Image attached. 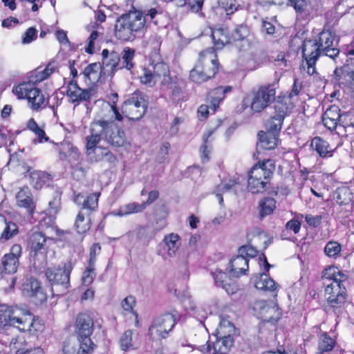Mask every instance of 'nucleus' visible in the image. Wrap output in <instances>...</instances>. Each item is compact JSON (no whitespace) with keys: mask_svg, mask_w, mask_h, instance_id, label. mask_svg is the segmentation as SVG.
Listing matches in <instances>:
<instances>
[{"mask_svg":"<svg viewBox=\"0 0 354 354\" xmlns=\"http://www.w3.org/2000/svg\"><path fill=\"white\" fill-rule=\"evenodd\" d=\"M122 119L115 104L102 102L97 116L90 123V134L86 137V156L89 162L102 160L111 164L117 162L113 153L106 148L97 147V145L104 141L112 147L119 148L129 144L124 129L115 122Z\"/></svg>","mask_w":354,"mask_h":354,"instance_id":"f257e3e1","label":"nucleus"},{"mask_svg":"<svg viewBox=\"0 0 354 354\" xmlns=\"http://www.w3.org/2000/svg\"><path fill=\"white\" fill-rule=\"evenodd\" d=\"M337 44L336 35L328 30L322 31L313 40H305L302 46V57L304 60L301 64V68L310 75L315 73V64L322 55L333 59L339 55V50L336 48Z\"/></svg>","mask_w":354,"mask_h":354,"instance_id":"f03ea898","label":"nucleus"},{"mask_svg":"<svg viewBox=\"0 0 354 354\" xmlns=\"http://www.w3.org/2000/svg\"><path fill=\"white\" fill-rule=\"evenodd\" d=\"M0 326L3 328L13 327L21 332L30 333L40 330L42 328L28 310L7 304L0 305Z\"/></svg>","mask_w":354,"mask_h":354,"instance_id":"7ed1b4c3","label":"nucleus"},{"mask_svg":"<svg viewBox=\"0 0 354 354\" xmlns=\"http://www.w3.org/2000/svg\"><path fill=\"white\" fill-rule=\"evenodd\" d=\"M145 23V17L141 12H129L116 20L115 36L122 41H132L143 34Z\"/></svg>","mask_w":354,"mask_h":354,"instance_id":"20e7f679","label":"nucleus"},{"mask_svg":"<svg viewBox=\"0 0 354 354\" xmlns=\"http://www.w3.org/2000/svg\"><path fill=\"white\" fill-rule=\"evenodd\" d=\"M218 70L217 56L212 48H209L199 55L194 68L189 73L190 80L201 84L213 77Z\"/></svg>","mask_w":354,"mask_h":354,"instance_id":"39448f33","label":"nucleus"},{"mask_svg":"<svg viewBox=\"0 0 354 354\" xmlns=\"http://www.w3.org/2000/svg\"><path fill=\"white\" fill-rule=\"evenodd\" d=\"M100 192L85 196L81 193L74 192L73 201L77 205H82V209L76 216L74 226L79 234L86 233L90 229L91 218L88 211H94L98 205Z\"/></svg>","mask_w":354,"mask_h":354,"instance_id":"423d86ee","label":"nucleus"},{"mask_svg":"<svg viewBox=\"0 0 354 354\" xmlns=\"http://www.w3.org/2000/svg\"><path fill=\"white\" fill-rule=\"evenodd\" d=\"M272 165L270 161L255 165L250 171L248 189L252 194L262 193L266 189L273 174Z\"/></svg>","mask_w":354,"mask_h":354,"instance_id":"0eeeda50","label":"nucleus"},{"mask_svg":"<svg viewBox=\"0 0 354 354\" xmlns=\"http://www.w3.org/2000/svg\"><path fill=\"white\" fill-rule=\"evenodd\" d=\"M322 279L325 286L324 297H336L340 295L347 296L344 283L347 280V276L339 270L337 267L332 266L324 270Z\"/></svg>","mask_w":354,"mask_h":354,"instance_id":"6e6552de","label":"nucleus"},{"mask_svg":"<svg viewBox=\"0 0 354 354\" xmlns=\"http://www.w3.org/2000/svg\"><path fill=\"white\" fill-rule=\"evenodd\" d=\"M73 268V263L68 261L57 268H48L45 271V275L53 286V291H57V295L64 294L70 286V274Z\"/></svg>","mask_w":354,"mask_h":354,"instance_id":"1a4fd4ad","label":"nucleus"},{"mask_svg":"<svg viewBox=\"0 0 354 354\" xmlns=\"http://www.w3.org/2000/svg\"><path fill=\"white\" fill-rule=\"evenodd\" d=\"M179 315L174 310L165 313L153 319L148 330V335L152 340L166 338L176 324Z\"/></svg>","mask_w":354,"mask_h":354,"instance_id":"9d476101","label":"nucleus"},{"mask_svg":"<svg viewBox=\"0 0 354 354\" xmlns=\"http://www.w3.org/2000/svg\"><path fill=\"white\" fill-rule=\"evenodd\" d=\"M75 326L82 352L90 353L95 346L90 338L93 331V317L88 313H80L76 319Z\"/></svg>","mask_w":354,"mask_h":354,"instance_id":"9b49d317","label":"nucleus"},{"mask_svg":"<svg viewBox=\"0 0 354 354\" xmlns=\"http://www.w3.org/2000/svg\"><path fill=\"white\" fill-rule=\"evenodd\" d=\"M276 100V84H267L260 86L252 92L250 109L252 112L260 113Z\"/></svg>","mask_w":354,"mask_h":354,"instance_id":"f8f14e48","label":"nucleus"},{"mask_svg":"<svg viewBox=\"0 0 354 354\" xmlns=\"http://www.w3.org/2000/svg\"><path fill=\"white\" fill-rule=\"evenodd\" d=\"M147 104L145 95L140 92L134 93L123 103L122 113L129 120H138L146 113Z\"/></svg>","mask_w":354,"mask_h":354,"instance_id":"ddd939ff","label":"nucleus"},{"mask_svg":"<svg viewBox=\"0 0 354 354\" xmlns=\"http://www.w3.org/2000/svg\"><path fill=\"white\" fill-rule=\"evenodd\" d=\"M13 92L19 98H27L32 109L37 110L45 102V98L40 89L30 82H24L13 88Z\"/></svg>","mask_w":354,"mask_h":354,"instance_id":"4468645a","label":"nucleus"},{"mask_svg":"<svg viewBox=\"0 0 354 354\" xmlns=\"http://www.w3.org/2000/svg\"><path fill=\"white\" fill-rule=\"evenodd\" d=\"M180 237L178 234L169 233L164 236L160 243L157 253L164 259H171L176 257L180 246Z\"/></svg>","mask_w":354,"mask_h":354,"instance_id":"2eb2a0df","label":"nucleus"},{"mask_svg":"<svg viewBox=\"0 0 354 354\" xmlns=\"http://www.w3.org/2000/svg\"><path fill=\"white\" fill-rule=\"evenodd\" d=\"M96 91L93 88L82 89L77 83L71 80L66 86V96L72 103L79 104L81 102H89L95 96Z\"/></svg>","mask_w":354,"mask_h":354,"instance_id":"dca6fc26","label":"nucleus"},{"mask_svg":"<svg viewBox=\"0 0 354 354\" xmlns=\"http://www.w3.org/2000/svg\"><path fill=\"white\" fill-rule=\"evenodd\" d=\"M53 239L47 237L41 232H33L28 238V244L30 250V253L35 257L41 254L44 257L47 253L49 243Z\"/></svg>","mask_w":354,"mask_h":354,"instance_id":"f3484780","label":"nucleus"},{"mask_svg":"<svg viewBox=\"0 0 354 354\" xmlns=\"http://www.w3.org/2000/svg\"><path fill=\"white\" fill-rule=\"evenodd\" d=\"M254 310L257 311L261 318L266 321H272L278 318L279 308L274 302L258 301L254 304Z\"/></svg>","mask_w":354,"mask_h":354,"instance_id":"a211bd4d","label":"nucleus"},{"mask_svg":"<svg viewBox=\"0 0 354 354\" xmlns=\"http://www.w3.org/2000/svg\"><path fill=\"white\" fill-rule=\"evenodd\" d=\"M250 29L246 24H241L236 25L234 30L230 34V38L232 43L238 46V43H241V50H245L250 46L249 37L250 36Z\"/></svg>","mask_w":354,"mask_h":354,"instance_id":"6ab92c4d","label":"nucleus"},{"mask_svg":"<svg viewBox=\"0 0 354 354\" xmlns=\"http://www.w3.org/2000/svg\"><path fill=\"white\" fill-rule=\"evenodd\" d=\"M102 55V68L111 74H113L116 71L120 69V56L118 53L115 51L109 52V50L104 49Z\"/></svg>","mask_w":354,"mask_h":354,"instance_id":"aec40b11","label":"nucleus"},{"mask_svg":"<svg viewBox=\"0 0 354 354\" xmlns=\"http://www.w3.org/2000/svg\"><path fill=\"white\" fill-rule=\"evenodd\" d=\"M57 146L62 159H65L70 163L79 160L80 152L78 148L68 140H64L57 144Z\"/></svg>","mask_w":354,"mask_h":354,"instance_id":"412c9836","label":"nucleus"},{"mask_svg":"<svg viewBox=\"0 0 354 354\" xmlns=\"http://www.w3.org/2000/svg\"><path fill=\"white\" fill-rule=\"evenodd\" d=\"M216 286L221 287L228 294H233L236 290V286L233 279L227 274L221 270H216L212 273Z\"/></svg>","mask_w":354,"mask_h":354,"instance_id":"4be33fe9","label":"nucleus"},{"mask_svg":"<svg viewBox=\"0 0 354 354\" xmlns=\"http://www.w3.org/2000/svg\"><path fill=\"white\" fill-rule=\"evenodd\" d=\"M248 259L241 254L231 259L230 262V275L233 277H239L242 274H245L248 270Z\"/></svg>","mask_w":354,"mask_h":354,"instance_id":"5701e85b","label":"nucleus"},{"mask_svg":"<svg viewBox=\"0 0 354 354\" xmlns=\"http://www.w3.org/2000/svg\"><path fill=\"white\" fill-rule=\"evenodd\" d=\"M17 204L21 207L26 208L29 213H32L35 205L32 194L28 187L19 189L16 194Z\"/></svg>","mask_w":354,"mask_h":354,"instance_id":"b1692460","label":"nucleus"},{"mask_svg":"<svg viewBox=\"0 0 354 354\" xmlns=\"http://www.w3.org/2000/svg\"><path fill=\"white\" fill-rule=\"evenodd\" d=\"M22 290L24 295L37 297L41 302L46 299V295L41 290L39 282L35 279H27L23 284Z\"/></svg>","mask_w":354,"mask_h":354,"instance_id":"393cba45","label":"nucleus"},{"mask_svg":"<svg viewBox=\"0 0 354 354\" xmlns=\"http://www.w3.org/2000/svg\"><path fill=\"white\" fill-rule=\"evenodd\" d=\"M335 75L340 84L346 86H354V64H346L340 68H336Z\"/></svg>","mask_w":354,"mask_h":354,"instance_id":"a878e982","label":"nucleus"},{"mask_svg":"<svg viewBox=\"0 0 354 354\" xmlns=\"http://www.w3.org/2000/svg\"><path fill=\"white\" fill-rule=\"evenodd\" d=\"M340 109L338 106H332L328 108L323 115L322 121L324 125L330 131L335 130L340 120Z\"/></svg>","mask_w":354,"mask_h":354,"instance_id":"bb28decb","label":"nucleus"},{"mask_svg":"<svg viewBox=\"0 0 354 354\" xmlns=\"http://www.w3.org/2000/svg\"><path fill=\"white\" fill-rule=\"evenodd\" d=\"M254 286L257 289L263 291L275 292L277 290V283L266 273H261L254 279Z\"/></svg>","mask_w":354,"mask_h":354,"instance_id":"cd10ccee","label":"nucleus"},{"mask_svg":"<svg viewBox=\"0 0 354 354\" xmlns=\"http://www.w3.org/2000/svg\"><path fill=\"white\" fill-rule=\"evenodd\" d=\"M257 148L266 150L274 149L278 142V135L269 131H260L258 133Z\"/></svg>","mask_w":354,"mask_h":354,"instance_id":"c85d7f7f","label":"nucleus"},{"mask_svg":"<svg viewBox=\"0 0 354 354\" xmlns=\"http://www.w3.org/2000/svg\"><path fill=\"white\" fill-rule=\"evenodd\" d=\"M232 91V86H218L212 90L208 94L210 107L215 111L218 107L219 103L225 98V94Z\"/></svg>","mask_w":354,"mask_h":354,"instance_id":"c756f323","label":"nucleus"},{"mask_svg":"<svg viewBox=\"0 0 354 354\" xmlns=\"http://www.w3.org/2000/svg\"><path fill=\"white\" fill-rule=\"evenodd\" d=\"M347 296L340 295L336 297L328 296L326 301V309L328 312L335 313L337 317L342 315L346 302Z\"/></svg>","mask_w":354,"mask_h":354,"instance_id":"7c9ffc66","label":"nucleus"},{"mask_svg":"<svg viewBox=\"0 0 354 354\" xmlns=\"http://www.w3.org/2000/svg\"><path fill=\"white\" fill-rule=\"evenodd\" d=\"M212 38L217 49H221L225 45L232 43L228 30L222 27L212 30Z\"/></svg>","mask_w":354,"mask_h":354,"instance_id":"2f4dec72","label":"nucleus"},{"mask_svg":"<svg viewBox=\"0 0 354 354\" xmlns=\"http://www.w3.org/2000/svg\"><path fill=\"white\" fill-rule=\"evenodd\" d=\"M153 75L156 80L160 82L161 86L165 83H168V81L172 78L170 75V70L169 66L164 62H158L154 64H151Z\"/></svg>","mask_w":354,"mask_h":354,"instance_id":"473e14b6","label":"nucleus"},{"mask_svg":"<svg viewBox=\"0 0 354 354\" xmlns=\"http://www.w3.org/2000/svg\"><path fill=\"white\" fill-rule=\"evenodd\" d=\"M18 232L17 224L12 221H7L6 218L0 214V239L8 240Z\"/></svg>","mask_w":354,"mask_h":354,"instance_id":"72a5a7b5","label":"nucleus"},{"mask_svg":"<svg viewBox=\"0 0 354 354\" xmlns=\"http://www.w3.org/2000/svg\"><path fill=\"white\" fill-rule=\"evenodd\" d=\"M145 209V204L132 202L120 206L117 210L113 211L111 214L118 216H127L133 214L141 213Z\"/></svg>","mask_w":354,"mask_h":354,"instance_id":"f704fd0d","label":"nucleus"},{"mask_svg":"<svg viewBox=\"0 0 354 354\" xmlns=\"http://www.w3.org/2000/svg\"><path fill=\"white\" fill-rule=\"evenodd\" d=\"M335 341L326 333L319 335L315 354H332Z\"/></svg>","mask_w":354,"mask_h":354,"instance_id":"c9c22d12","label":"nucleus"},{"mask_svg":"<svg viewBox=\"0 0 354 354\" xmlns=\"http://www.w3.org/2000/svg\"><path fill=\"white\" fill-rule=\"evenodd\" d=\"M274 102V115L283 119L289 114L292 109V104H290L289 97H278Z\"/></svg>","mask_w":354,"mask_h":354,"instance_id":"e433bc0d","label":"nucleus"},{"mask_svg":"<svg viewBox=\"0 0 354 354\" xmlns=\"http://www.w3.org/2000/svg\"><path fill=\"white\" fill-rule=\"evenodd\" d=\"M135 55V49L130 47H125L120 54V69L125 68L128 71H131L135 66V62H133Z\"/></svg>","mask_w":354,"mask_h":354,"instance_id":"4c0bfd02","label":"nucleus"},{"mask_svg":"<svg viewBox=\"0 0 354 354\" xmlns=\"http://www.w3.org/2000/svg\"><path fill=\"white\" fill-rule=\"evenodd\" d=\"M233 344L234 339L230 334L222 337H220L213 345L214 352L212 354H226Z\"/></svg>","mask_w":354,"mask_h":354,"instance_id":"58836bf2","label":"nucleus"},{"mask_svg":"<svg viewBox=\"0 0 354 354\" xmlns=\"http://www.w3.org/2000/svg\"><path fill=\"white\" fill-rule=\"evenodd\" d=\"M26 171H30V184L35 189H40L47 182L49 178V174L40 170H33L30 171V168L27 167Z\"/></svg>","mask_w":354,"mask_h":354,"instance_id":"ea45409f","label":"nucleus"},{"mask_svg":"<svg viewBox=\"0 0 354 354\" xmlns=\"http://www.w3.org/2000/svg\"><path fill=\"white\" fill-rule=\"evenodd\" d=\"M102 70L100 63H92L88 65L84 70L82 74L86 80L90 84H94L100 79V73Z\"/></svg>","mask_w":354,"mask_h":354,"instance_id":"a19ab883","label":"nucleus"},{"mask_svg":"<svg viewBox=\"0 0 354 354\" xmlns=\"http://www.w3.org/2000/svg\"><path fill=\"white\" fill-rule=\"evenodd\" d=\"M56 68V63L51 62L48 63L44 69L37 68L34 72V75L31 76L30 82L33 83L40 82L48 78L55 71Z\"/></svg>","mask_w":354,"mask_h":354,"instance_id":"79ce46f5","label":"nucleus"},{"mask_svg":"<svg viewBox=\"0 0 354 354\" xmlns=\"http://www.w3.org/2000/svg\"><path fill=\"white\" fill-rule=\"evenodd\" d=\"M311 147L321 157L332 156V150L328 149V143L320 137H315L312 140Z\"/></svg>","mask_w":354,"mask_h":354,"instance_id":"37998d69","label":"nucleus"},{"mask_svg":"<svg viewBox=\"0 0 354 354\" xmlns=\"http://www.w3.org/2000/svg\"><path fill=\"white\" fill-rule=\"evenodd\" d=\"M276 207V201L273 198L266 197L259 203V214L261 218L271 214Z\"/></svg>","mask_w":354,"mask_h":354,"instance_id":"c03bdc74","label":"nucleus"},{"mask_svg":"<svg viewBox=\"0 0 354 354\" xmlns=\"http://www.w3.org/2000/svg\"><path fill=\"white\" fill-rule=\"evenodd\" d=\"M140 82L147 87H153L157 83L151 64L142 68L139 75Z\"/></svg>","mask_w":354,"mask_h":354,"instance_id":"a18cd8bd","label":"nucleus"},{"mask_svg":"<svg viewBox=\"0 0 354 354\" xmlns=\"http://www.w3.org/2000/svg\"><path fill=\"white\" fill-rule=\"evenodd\" d=\"M162 87V89L169 91V95L174 100H179L180 99L183 93L182 89L174 78H171L168 83H165Z\"/></svg>","mask_w":354,"mask_h":354,"instance_id":"49530a36","label":"nucleus"},{"mask_svg":"<svg viewBox=\"0 0 354 354\" xmlns=\"http://www.w3.org/2000/svg\"><path fill=\"white\" fill-rule=\"evenodd\" d=\"M335 198L336 202L340 205H349L353 199V193L348 187H342L337 189Z\"/></svg>","mask_w":354,"mask_h":354,"instance_id":"de8ad7c7","label":"nucleus"},{"mask_svg":"<svg viewBox=\"0 0 354 354\" xmlns=\"http://www.w3.org/2000/svg\"><path fill=\"white\" fill-rule=\"evenodd\" d=\"M1 263L5 272L8 274L15 273L19 265V259L8 254L3 257Z\"/></svg>","mask_w":354,"mask_h":354,"instance_id":"09e8293b","label":"nucleus"},{"mask_svg":"<svg viewBox=\"0 0 354 354\" xmlns=\"http://www.w3.org/2000/svg\"><path fill=\"white\" fill-rule=\"evenodd\" d=\"M218 6L225 12L227 16L232 15L235 11L242 10L240 5H236V0H218Z\"/></svg>","mask_w":354,"mask_h":354,"instance_id":"8fccbe9b","label":"nucleus"},{"mask_svg":"<svg viewBox=\"0 0 354 354\" xmlns=\"http://www.w3.org/2000/svg\"><path fill=\"white\" fill-rule=\"evenodd\" d=\"M341 251V245L338 242L334 241H328L324 248L325 254L330 258L336 259L339 256Z\"/></svg>","mask_w":354,"mask_h":354,"instance_id":"3c124183","label":"nucleus"},{"mask_svg":"<svg viewBox=\"0 0 354 354\" xmlns=\"http://www.w3.org/2000/svg\"><path fill=\"white\" fill-rule=\"evenodd\" d=\"M63 353L64 354H87L83 353L80 348V342L77 344L75 341L67 339L64 342Z\"/></svg>","mask_w":354,"mask_h":354,"instance_id":"603ef678","label":"nucleus"},{"mask_svg":"<svg viewBox=\"0 0 354 354\" xmlns=\"http://www.w3.org/2000/svg\"><path fill=\"white\" fill-rule=\"evenodd\" d=\"M283 120L274 115L266 124L267 131L273 132V133L278 135L281 129Z\"/></svg>","mask_w":354,"mask_h":354,"instance_id":"864d4df0","label":"nucleus"},{"mask_svg":"<svg viewBox=\"0 0 354 354\" xmlns=\"http://www.w3.org/2000/svg\"><path fill=\"white\" fill-rule=\"evenodd\" d=\"M96 277L95 266L88 263L82 276V284L84 286L91 285Z\"/></svg>","mask_w":354,"mask_h":354,"instance_id":"5fc2aeb1","label":"nucleus"},{"mask_svg":"<svg viewBox=\"0 0 354 354\" xmlns=\"http://www.w3.org/2000/svg\"><path fill=\"white\" fill-rule=\"evenodd\" d=\"M132 331L126 330L120 338V346L122 351H127L132 348Z\"/></svg>","mask_w":354,"mask_h":354,"instance_id":"6e6d98bb","label":"nucleus"},{"mask_svg":"<svg viewBox=\"0 0 354 354\" xmlns=\"http://www.w3.org/2000/svg\"><path fill=\"white\" fill-rule=\"evenodd\" d=\"M211 132H209L203 137V145L201 147V158L203 163L207 162L209 160V154L210 153V145L208 144V138L211 136Z\"/></svg>","mask_w":354,"mask_h":354,"instance_id":"4d7b16f0","label":"nucleus"},{"mask_svg":"<svg viewBox=\"0 0 354 354\" xmlns=\"http://www.w3.org/2000/svg\"><path fill=\"white\" fill-rule=\"evenodd\" d=\"M137 238L140 240L149 242L154 236L148 226H140L136 230Z\"/></svg>","mask_w":354,"mask_h":354,"instance_id":"13d9d810","label":"nucleus"},{"mask_svg":"<svg viewBox=\"0 0 354 354\" xmlns=\"http://www.w3.org/2000/svg\"><path fill=\"white\" fill-rule=\"evenodd\" d=\"M182 5L189 8L192 12H198L203 5L204 0H180Z\"/></svg>","mask_w":354,"mask_h":354,"instance_id":"bf43d9fd","label":"nucleus"},{"mask_svg":"<svg viewBox=\"0 0 354 354\" xmlns=\"http://www.w3.org/2000/svg\"><path fill=\"white\" fill-rule=\"evenodd\" d=\"M101 246L99 243H94L90 248L88 264L95 266L97 256L100 253Z\"/></svg>","mask_w":354,"mask_h":354,"instance_id":"052dcab7","label":"nucleus"},{"mask_svg":"<svg viewBox=\"0 0 354 354\" xmlns=\"http://www.w3.org/2000/svg\"><path fill=\"white\" fill-rule=\"evenodd\" d=\"M8 165L13 168L22 165V167H24L26 169H27V167L24 166V162L21 159V153L15 152L11 154L10 157V160L8 162Z\"/></svg>","mask_w":354,"mask_h":354,"instance_id":"680f3d73","label":"nucleus"},{"mask_svg":"<svg viewBox=\"0 0 354 354\" xmlns=\"http://www.w3.org/2000/svg\"><path fill=\"white\" fill-rule=\"evenodd\" d=\"M135 297L130 295L122 300L121 305L124 311L128 313H132L133 311V307L135 306Z\"/></svg>","mask_w":354,"mask_h":354,"instance_id":"e2e57ef3","label":"nucleus"},{"mask_svg":"<svg viewBox=\"0 0 354 354\" xmlns=\"http://www.w3.org/2000/svg\"><path fill=\"white\" fill-rule=\"evenodd\" d=\"M99 36V32L93 30L88 38V45L85 47V51L87 53L93 54L95 51L94 41Z\"/></svg>","mask_w":354,"mask_h":354,"instance_id":"0e129e2a","label":"nucleus"},{"mask_svg":"<svg viewBox=\"0 0 354 354\" xmlns=\"http://www.w3.org/2000/svg\"><path fill=\"white\" fill-rule=\"evenodd\" d=\"M37 33V30L35 28L30 27L28 28L26 32L24 33L22 42L24 44H29L32 42L33 40L36 39Z\"/></svg>","mask_w":354,"mask_h":354,"instance_id":"69168bd1","label":"nucleus"},{"mask_svg":"<svg viewBox=\"0 0 354 354\" xmlns=\"http://www.w3.org/2000/svg\"><path fill=\"white\" fill-rule=\"evenodd\" d=\"M290 3L297 12H302L308 6V0H289Z\"/></svg>","mask_w":354,"mask_h":354,"instance_id":"338daca9","label":"nucleus"},{"mask_svg":"<svg viewBox=\"0 0 354 354\" xmlns=\"http://www.w3.org/2000/svg\"><path fill=\"white\" fill-rule=\"evenodd\" d=\"M235 184V181L232 180H229L227 182H222L216 187L215 191L224 194L229 192Z\"/></svg>","mask_w":354,"mask_h":354,"instance_id":"774afa93","label":"nucleus"}]
</instances>
